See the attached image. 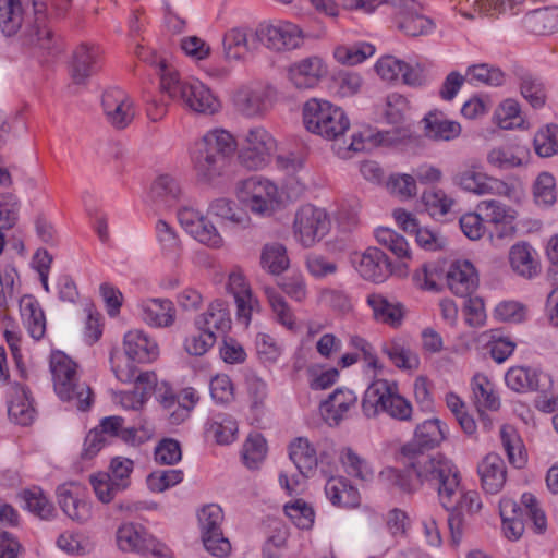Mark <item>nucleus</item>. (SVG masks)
Here are the masks:
<instances>
[{"instance_id": "nucleus-20", "label": "nucleus", "mask_w": 558, "mask_h": 558, "mask_svg": "<svg viewBox=\"0 0 558 558\" xmlns=\"http://www.w3.org/2000/svg\"><path fill=\"white\" fill-rule=\"evenodd\" d=\"M101 106L110 125L122 130L131 124L135 117L132 98L120 88H110L102 94Z\"/></svg>"}, {"instance_id": "nucleus-27", "label": "nucleus", "mask_w": 558, "mask_h": 558, "mask_svg": "<svg viewBox=\"0 0 558 558\" xmlns=\"http://www.w3.org/2000/svg\"><path fill=\"white\" fill-rule=\"evenodd\" d=\"M100 52L96 46L83 44L72 57L70 74L75 84H84L99 68Z\"/></svg>"}, {"instance_id": "nucleus-34", "label": "nucleus", "mask_w": 558, "mask_h": 558, "mask_svg": "<svg viewBox=\"0 0 558 558\" xmlns=\"http://www.w3.org/2000/svg\"><path fill=\"white\" fill-rule=\"evenodd\" d=\"M537 252L527 242H518L509 250L511 269L523 278H533L538 272Z\"/></svg>"}, {"instance_id": "nucleus-8", "label": "nucleus", "mask_w": 558, "mask_h": 558, "mask_svg": "<svg viewBox=\"0 0 558 558\" xmlns=\"http://www.w3.org/2000/svg\"><path fill=\"white\" fill-rule=\"evenodd\" d=\"M499 508L502 530L508 539L515 541L521 537L524 532V520L532 521L539 532L546 527V515L531 493H524L520 504L512 499H502Z\"/></svg>"}, {"instance_id": "nucleus-53", "label": "nucleus", "mask_w": 558, "mask_h": 558, "mask_svg": "<svg viewBox=\"0 0 558 558\" xmlns=\"http://www.w3.org/2000/svg\"><path fill=\"white\" fill-rule=\"evenodd\" d=\"M25 43L47 51L48 54L60 51L59 39L47 25L32 26L26 34Z\"/></svg>"}, {"instance_id": "nucleus-30", "label": "nucleus", "mask_w": 558, "mask_h": 558, "mask_svg": "<svg viewBox=\"0 0 558 558\" xmlns=\"http://www.w3.org/2000/svg\"><path fill=\"white\" fill-rule=\"evenodd\" d=\"M198 400L197 391L191 387L183 389L179 396L171 391H166L160 396V402L168 411L172 424L184 422Z\"/></svg>"}, {"instance_id": "nucleus-2", "label": "nucleus", "mask_w": 558, "mask_h": 558, "mask_svg": "<svg viewBox=\"0 0 558 558\" xmlns=\"http://www.w3.org/2000/svg\"><path fill=\"white\" fill-rule=\"evenodd\" d=\"M238 144L233 135L223 129L206 132L195 144L191 160L197 177L209 182L220 174L225 158L233 155Z\"/></svg>"}, {"instance_id": "nucleus-14", "label": "nucleus", "mask_w": 558, "mask_h": 558, "mask_svg": "<svg viewBox=\"0 0 558 558\" xmlns=\"http://www.w3.org/2000/svg\"><path fill=\"white\" fill-rule=\"evenodd\" d=\"M256 39L268 49L288 51L299 48L303 43V31L288 21L262 23L255 31Z\"/></svg>"}, {"instance_id": "nucleus-54", "label": "nucleus", "mask_w": 558, "mask_h": 558, "mask_svg": "<svg viewBox=\"0 0 558 558\" xmlns=\"http://www.w3.org/2000/svg\"><path fill=\"white\" fill-rule=\"evenodd\" d=\"M494 119L497 125L504 130L522 128L524 123L520 106L513 99L504 100L495 110Z\"/></svg>"}, {"instance_id": "nucleus-38", "label": "nucleus", "mask_w": 558, "mask_h": 558, "mask_svg": "<svg viewBox=\"0 0 558 558\" xmlns=\"http://www.w3.org/2000/svg\"><path fill=\"white\" fill-rule=\"evenodd\" d=\"M289 457L304 476H310L316 470V450L307 438L299 437L294 439L289 446Z\"/></svg>"}, {"instance_id": "nucleus-23", "label": "nucleus", "mask_w": 558, "mask_h": 558, "mask_svg": "<svg viewBox=\"0 0 558 558\" xmlns=\"http://www.w3.org/2000/svg\"><path fill=\"white\" fill-rule=\"evenodd\" d=\"M117 544L123 551L151 553L157 555L161 548L141 525L124 523L117 530Z\"/></svg>"}, {"instance_id": "nucleus-35", "label": "nucleus", "mask_w": 558, "mask_h": 558, "mask_svg": "<svg viewBox=\"0 0 558 558\" xmlns=\"http://www.w3.org/2000/svg\"><path fill=\"white\" fill-rule=\"evenodd\" d=\"M228 289L234 298L238 314H252L260 311L259 302L253 295L242 272L233 271L229 275Z\"/></svg>"}, {"instance_id": "nucleus-16", "label": "nucleus", "mask_w": 558, "mask_h": 558, "mask_svg": "<svg viewBox=\"0 0 558 558\" xmlns=\"http://www.w3.org/2000/svg\"><path fill=\"white\" fill-rule=\"evenodd\" d=\"M178 220L197 242L210 248H221L225 245V239L216 226L199 210L183 206L178 210Z\"/></svg>"}, {"instance_id": "nucleus-7", "label": "nucleus", "mask_w": 558, "mask_h": 558, "mask_svg": "<svg viewBox=\"0 0 558 558\" xmlns=\"http://www.w3.org/2000/svg\"><path fill=\"white\" fill-rule=\"evenodd\" d=\"M305 129L326 140L335 141L350 128V120L344 110L320 98H311L302 108Z\"/></svg>"}, {"instance_id": "nucleus-49", "label": "nucleus", "mask_w": 558, "mask_h": 558, "mask_svg": "<svg viewBox=\"0 0 558 558\" xmlns=\"http://www.w3.org/2000/svg\"><path fill=\"white\" fill-rule=\"evenodd\" d=\"M157 242L163 255L175 258L181 252V241L174 227L163 219H159L155 226Z\"/></svg>"}, {"instance_id": "nucleus-17", "label": "nucleus", "mask_w": 558, "mask_h": 558, "mask_svg": "<svg viewBox=\"0 0 558 558\" xmlns=\"http://www.w3.org/2000/svg\"><path fill=\"white\" fill-rule=\"evenodd\" d=\"M350 262L364 280L374 283H381L391 275L389 258L377 247H368L364 252L352 253Z\"/></svg>"}, {"instance_id": "nucleus-3", "label": "nucleus", "mask_w": 558, "mask_h": 558, "mask_svg": "<svg viewBox=\"0 0 558 558\" xmlns=\"http://www.w3.org/2000/svg\"><path fill=\"white\" fill-rule=\"evenodd\" d=\"M161 90L195 113L210 116L221 108L219 98L207 85L196 78L182 81L175 72L161 76Z\"/></svg>"}, {"instance_id": "nucleus-45", "label": "nucleus", "mask_w": 558, "mask_h": 558, "mask_svg": "<svg viewBox=\"0 0 558 558\" xmlns=\"http://www.w3.org/2000/svg\"><path fill=\"white\" fill-rule=\"evenodd\" d=\"M375 47L365 41L351 45H340L335 48V59L345 65H356L364 62L375 53Z\"/></svg>"}, {"instance_id": "nucleus-28", "label": "nucleus", "mask_w": 558, "mask_h": 558, "mask_svg": "<svg viewBox=\"0 0 558 558\" xmlns=\"http://www.w3.org/2000/svg\"><path fill=\"white\" fill-rule=\"evenodd\" d=\"M477 472L483 489L487 494H497L501 490L507 478L505 461L497 453H488L478 463Z\"/></svg>"}, {"instance_id": "nucleus-51", "label": "nucleus", "mask_w": 558, "mask_h": 558, "mask_svg": "<svg viewBox=\"0 0 558 558\" xmlns=\"http://www.w3.org/2000/svg\"><path fill=\"white\" fill-rule=\"evenodd\" d=\"M379 110L387 123L399 124L405 120L410 104L404 96L391 93L386 96Z\"/></svg>"}, {"instance_id": "nucleus-15", "label": "nucleus", "mask_w": 558, "mask_h": 558, "mask_svg": "<svg viewBox=\"0 0 558 558\" xmlns=\"http://www.w3.org/2000/svg\"><path fill=\"white\" fill-rule=\"evenodd\" d=\"M276 149V141L262 126L252 128L245 135L239 159L248 169H260L268 162Z\"/></svg>"}, {"instance_id": "nucleus-60", "label": "nucleus", "mask_w": 558, "mask_h": 558, "mask_svg": "<svg viewBox=\"0 0 558 558\" xmlns=\"http://www.w3.org/2000/svg\"><path fill=\"white\" fill-rule=\"evenodd\" d=\"M266 452L265 438L259 434L250 435L243 445V461L247 468L255 469L265 459Z\"/></svg>"}, {"instance_id": "nucleus-41", "label": "nucleus", "mask_w": 558, "mask_h": 558, "mask_svg": "<svg viewBox=\"0 0 558 558\" xmlns=\"http://www.w3.org/2000/svg\"><path fill=\"white\" fill-rule=\"evenodd\" d=\"M239 111L247 117H256L266 110L265 94L260 88L242 87L233 98Z\"/></svg>"}, {"instance_id": "nucleus-9", "label": "nucleus", "mask_w": 558, "mask_h": 558, "mask_svg": "<svg viewBox=\"0 0 558 558\" xmlns=\"http://www.w3.org/2000/svg\"><path fill=\"white\" fill-rule=\"evenodd\" d=\"M235 195L252 214L260 217L271 216L282 203L277 184L260 175L239 181Z\"/></svg>"}, {"instance_id": "nucleus-48", "label": "nucleus", "mask_w": 558, "mask_h": 558, "mask_svg": "<svg viewBox=\"0 0 558 558\" xmlns=\"http://www.w3.org/2000/svg\"><path fill=\"white\" fill-rule=\"evenodd\" d=\"M506 385L515 392L534 391L538 389L537 373L529 367L514 366L505 375Z\"/></svg>"}, {"instance_id": "nucleus-13", "label": "nucleus", "mask_w": 558, "mask_h": 558, "mask_svg": "<svg viewBox=\"0 0 558 558\" xmlns=\"http://www.w3.org/2000/svg\"><path fill=\"white\" fill-rule=\"evenodd\" d=\"M203 544L213 556L223 558L231 551V544L222 533L223 511L217 504L204 506L197 512Z\"/></svg>"}, {"instance_id": "nucleus-58", "label": "nucleus", "mask_w": 558, "mask_h": 558, "mask_svg": "<svg viewBox=\"0 0 558 558\" xmlns=\"http://www.w3.org/2000/svg\"><path fill=\"white\" fill-rule=\"evenodd\" d=\"M341 461L347 472L361 481L369 482L375 476V471L371 464L351 448H347L342 451Z\"/></svg>"}, {"instance_id": "nucleus-33", "label": "nucleus", "mask_w": 558, "mask_h": 558, "mask_svg": "<svg viewBox=\"0 0 558 558\" xmlns=\"http://www.w3.org/2000/svg\"><path fill=\"white\" fill-rule=\"evenodd\" d=\"M250 29L245 26H235L228 29L222 37V57L228 63L244 60L252 50L248 39Z\"/></svg>"}, {"instance_id": "nucleus-24", "label": "nucleus", "mask_w": 558, "mask_h": 558, "mask_svg": "<svg viewBox=\"0 0 558 558\" xmlns=\"http://www.w3.org/2000/svg\"><path fill=\"white\" fill-rule=\"evenodd\" d=\"M183 197L184 192L180 182L170 174H160L151 183L149 199L157 208H173Z\"/></svg>"}, {"instance_id": "nucleus-31", "label": "nucleus", "mask_w": 558, "mask_h": 558, "mask_svg": "<svg viewBox=\"0 0 558 558\" xmlns=\"http://www.w3.org/2000/svg\"><path fill=\"white\" fill-rule=\"evenodd\" d=\"M356 395L345 388L336 389L323 403L325 420L329 425H338L348 417L349 412L356 407Z\"/></svg>"}, {"instance_id": "nucleus-22", "label": "nucleus", "mask_w": 558, "mask_h": 558, "mask_svg": "<svg viewBox=\"0 0 558 558\" xmlns=\"http://www.w3.org/2000/svg\"><path fill=\"white\" fill-rule=\"evenodd\" d=\"M208 216L216 218L226 232H235L251 226L250 216L228 198L214 199L207 209Z\"/></svg>"}, {"instance_id": "nucleus-21", "label": "nucleus", "mask_w": 558, "mask_h": 558, "mask_svg": "<svg viewBox=\"0 0 558 558\" xmlns=\"http://www.w3.org/2000/svg\"><path fill=\"white\" fill-rule=\"evenodd\" d=\"M398 8V26L409 36L430 34L435 24L429 17L420 14V5L414 0H390Z\"/></svg>"}, {"instance_id": "nucleus-46", "label": "nucleus", "mask_w": 558, "mask_h": 558, "mask_svg": "<svg viewBox=\"0 0 558 558\" xmlns=\"http://www.w3.org/2000/svg\"><path fill=\"white\" fill-rule=\"evenodd\" d=\"M375 238L379 245L390 251L399 259H410L411 250L403 235L387 227L375 230Z\"/></svg>"}, {"instance_id": "nucleus-55", "label": "nucleus", "mask_w": 558, "mask_h": 558, "mask_svg": "<svg viewBox=\"0 0 558 558\" xmlns=\"http://www.w3.org/2000/svg\"><path fill=\"white\" fill-rule=\"evenodd\" d=\"M378 481L388 488H397L404 493H412L424 484L421 483L417 477L414 481L408 474L395 468H385L381 470L378 475Z\"/></svg>"}, {"instance_id": "nucleus-6", "label": "nucleus", "mask_w": 558, "mask_h": 558, "mask_svg": "<svg viewBox=\"0 0 558 558\" xmlns=\"http://www.w3.org/2000/svg\"><path fill=\"white\" fill-rule=\"evenodd\" d=\"M362 410L367 417L384 412L398 421H410L413 411L412 404L400 395L398 384L387 379H376L367 387Z\"/></svg>"}, {"instance_id": "nucleus-32", "label": "nucleus", "mask_w": 558, "mask_h": 558, "mask_svg": "<svg viewBox=\"0 0 558 558\" xmlns=\"http://www.w3.org/2000/svg\"><path fill=\"white\" fill-rule=\"evenodd\" d=\"M80 487L71 485H62L58 487V502L63 512L73 521L86 522L92 515V507L89 502L78 497Z\"/></svg>"}, {"instance_id": "nucleus-59", "label": "nucleus", "mask_w": 558, "mask_h": 558, "mask_svg": "<svg viewBox=\"0 0 558 558\" xmlns=\"http://www.w3.org/2000/svg\"><path fill=\"white\" fill-rule=\"evenodd\" d=\"M534 148L541 157H551L558 153V125L548 124L534 136Z\"/></svg>"}, {"instance_id": "nucleus-44", "label": "nucleus", "mask_w": 558, "mask_h": 558, "mask_svg": "<svg viewBox=\"0 0 558 558\" xmlns=\"http://www.w3.org/2000/svg\"><path fill=\"white\" fill-rule=\"evenodd\" d=\"M260 265L272 275L282 274L290 265L286 246L280 243L265 244L260 253Z\"/></svg>"}, {"instance_id": "nucleus-1", "label": "nucleus", "mask_w": 558, "mask_h": 558, "mask_svg": "<svg viewBox=\"0 0 558 558\" xmlns=\"http://www.w3.org/2000/svg\"><path fill=\"white\" fill-rule=\"evenodd\" d=\"M448 427L437 417L428 418L417 424L411 441L401 447L400 453L404 465L412 470L421 483H438L445 478L444 499L456 487V464L444 454H428L425 451L437 448L446 440Z\"/></svg>"}, {"instance_id": "nucleus-40", "label": "nucleus", "mask_w": 558, "mask_h": 558, "mask_svg": "<svg viewBox=\"0 0 558 558\" xmlns=\"http://www.w3.org/2000/svg\"><path fill=\"white\" fill-rule=\"evenodd\" d=\"M474 403L478 411H496L500 407V400L495 391L494 384L483 374H475L471 381Z\"/></svg>"}, {"instance_id": "nucleus-26", "label": "nucleus", "mask_w": 558, "mask_h": 558, "mask_svg": "<svg viewBox=\"0 0 558 558\" xmlns=\"http://www.w3.org/2000/svg\"><path fill=\"white\" fill-rule=\"evenodd\" d=\"M123 348L125 355L138 364L154 362L159 355V348L155 340L142 330H131L125 333Z\"/></svg>"}, {"instance_id": "nucleus-50", "label": "nucleus", "mask_w": 558, "mask_h": 558, "mask_svg": "<svg viewBox=\"0 0 558 558\" xmlns=\"http://www.w3.org/2000/svg\"><path fill=\"white\" fill-rule=\"evenodd\" d=\"M26 509L43 520H49L54 515V507L39 487L24 490L22 494Z\"/></svg>"}, {"instance_id": "nucleus-5", "label": "nucleus", "mask_w": 558, "mask_h": 558, "mask_svg": "<svg viewBox=\"0 0 558 558\" xmlns=\"http://www.w3.org/2000/svg\"><path fill=\"white\" fill-rule=\"evenodd\" d=\"M452 183L460 190L476 196L497 195L520 204L525 197L520 184H512L500 179L489 177L483 172L476 162L464 163L452 177Z\"/></svg>"}, {"instance_id": "nucleus-12", "label": "nucleus", "mask_w": 558, "mask_h": 558, "mask_svg": "<svg viewBox=\"0 0 558 558\" xmlns=\"http://www.w3.org/2000/svg\"><path fill=\"white\" fill-rule=\"evenodd\" d=\"M195 330L184 340V350L193 356H203L216 343L219 336L231 329L229 316H196Z\"/></svg>"}, {"instance_id": "nucleus-10", "label": "nucleus", "mask_w": 558, "mask_h": 558, "mask_svg": "<svg viewBox=\"0 0 558 558\" xmlns=\"http://www.w3.org/2000/svg\"><path fill=\"white\" fill-rule=\"evenodd\" d=\"M331 221L324 208L312 204L300 206L293 216L292 235L303 247H312L330 231Z\"/></svg>"}, {"instance_id": "nucleus-42", "label": "nucleus", "mask_w": 558, "mask_h": 558, "mask_svg": "<svg viewBox=\"0 0 558 558\" xmlns=\"http://www.w3.org/2000/svg\"><path fill=\"white\" fill-rule=\"evenodd\" d=\"M206 433L220 445H228L235 439L238 424L227 413H215L206 423Z\"/></svg>"}, {"instance_id": "nucleus-19", "label": "nucleus", "mask_w": 558, "mask_h": 558, "mask_svg": "<svg viewBox=\"0 0 558 558\" xmlns=\"http://www.w3.org/2000/svg\"><path fill=\"white\" fill-rule=\"evenodd\" d=\"M454 477L457 485L456 487H452V492L448 494L447 499L449 501H446L444 499L442 490L445 484V478H439L438 483L434 482H426L428 486L437 490L438 499L441 504V506L447 511H457L458 513H468V514H474L478 512L482 509V501L481 497L477 492L475 490H468L463 492L460 486V472L458 468L456 466Z\"/></svg>"}, {"instance_id": "nucleus-39", "label": "nucleus", "mask_w": 558, "mask_h": 558, "mask_svg": "<svg viewBox=\"0 0 558 558\" xmlns=\"http://www.w3.org/2000/svg\"><path fill=\"white\" fill-rule=\"evenodd\" d=\"M524 28L536 35H545L558 29V9L542 8L529 12L523 19Z\"/></svg>"}, {"instance_id": "nucleus-62", "label": "nucleus", "mask_w": 558, "mask_h": 558, "mask_svg": "<svg viewBox=\"0 0 558 558\" xmlns=\"http://www.w3.org/2000/svg\"><path fill=\"white\" fill-rule=\"evenodd\" d=\"M89 483L97 499L102 504L111 502L119 493H122L120 488L116 487V483L111 480V475L106 472L92 474L89 476Z\"/></svg>"}, {"instance_id": "nucleus-47", "label": "nucleus", "mask_w": 558, "mask_h": 558, "mask_svg": "<svg viewBox=\"0 0 558 558\" xmlns=\"http://www.w3.org/2000/svg\"><path fill=\"white\" fill-rule=\"evenodd\" d=\"M500 439L508 461L514 468H523L526 463V451L517 432L511 426H504L500 429Z\"/></svg>"}, {"instance_id": "nucleus-64", "label": "nucleus", "mask_w": 558, "mask_h": 558, "mask_svg": "<svg viewBox=\"0 0 558 558\" xmlns=\"http://www.w3.org/2000/svg\"><path fill=\"white\" fill-rule=\"evenodd\" d=\"M133 470V460L124 457H114L110 461L108 473L111 475V480L116 483V487L124 492L131 485V474Z\"/></svg>"}, {"instance_id": "nucleus-52", "label": "nucleus", "mask_w": 558, "mask_h": 558, "mask_svg": "<svg viewBox=\"0 0 558 558\" xmlns=\"http://www.w3.org/2000/svg\"><path fill=\"white\" fill-rule=\"evenodd\" d=\"M465 77L470 83L489 86H501L506 81V75L499 68L487 63L469 66Z\"/></svg>"}, {"instance_id": "nucleus-25", "label": "nucleus", "mask_w": 558, "mask_h": 558, "mask_svg": "<svg viewBox=\"0 0 558 558\" xmlns=\"http://www.w3.org/2000/svg\"><path fill=\"white\" fill-rule=\"evenodd\" d=\"M478 278L470 260L457 259L450 264L447 283L451 292L460 298L468 296L477 287Z\"/></svg>"}, {"instance_id": "nucleus-61", "label": "nucleus", "mask_w": 558, "mask_h": 558, "mask_svg": "<svg viewBox=\"0 0 558 558\" xmlns=\"http://www.w3.org/2000/svg\"><path fill=\"white\" fill-rule=\"evenodd\" d=\"M384 352L398 368L412 369L418 366L417 355L399 341H391L384 348Z\"/></svg>"}, {"instance_id": "nucleus-63", "label": "nucleus", "mask_w": 558, "mask_h": 558, "mask_svg": "<svg viewBox=\"0 0 558 558\" xmlns=\"http://www.w3.org/2000/svg\"><path fill=\"white\" fill-rule=\"evenodd\" d=\"M402 66L401 77L405 85L420 87L426 83L429 62L418 59H410L408 62L403 61Z\"/></svg>"}, {"instance_id": "nucleus-43", "label": "nucleus", "mask_w": 558, "mask_h": 558, "mask_svg": "<svg viewBox=\"0 0 558 558\" xmlns=\"http://www.w3.org/2000/svg\"><path fill=\"white\" fill-rule=\"evenodd\" d=\"M24 22V10L20 0H0V28L5 36L17 33Z\"/></svg>"}, {"instance_id": "nucleus-57", "label": "nucleus", "mask_w": 558, "mask_h": 558, "mask_svg": "<svg viewBox=\"0 0 558 558\" xmlns=\"http://www.w3.org/2000/svg\"><path fill=\"white\" fill-rule=\"evenodd\" d=\"M422 202L432 217L447 215L454 205V199L440 189L425 191L422 195Z\"/></svg>"}, {"instance_id": "nucleus-36", "label": "nucleus", "mask_w": 558, "mask_h": 558, "mask_svg": "<svg viewBox=\"0 0 558 558\" xmlns=\"http://www.w3.org/2000/svg\"><path fill=\"white\" fill-rule=\"evenodd\" d=\"M9 417L20 425H28L35 417V409L29 400L26 388L20 384L11 387L8 403Z\"/></svg>"}, {"instance_id": "nucleus-37", "label": "nucleus", "mask_w": 558, "mask_h": 558, "mask_svg": "<svg viewBox=\"0 0 558 558\" xmlns=\"http://www.w3.org/2000/svg\"><path fill=\"white\" fill-rule=\"evenodd\" d=\"M325 494L335 506L353 508L360 504V494L344 477H330L325 485Z\"/></svg>"}, {"instance_id": "nucleus-56", "label": "nucleus", "mask_w": 558, "mask_h": 558, "mask_svg": "<svg viewBox=\"0 0 558 558\" xmlns=\"http://www.w3.org/2000/svg\"><path fill=\"white\" fill-rule=\"evenodd\" d=\"M320 305L332 312L347 314L355 310V300L352 295L342 290L328 289L319 295Z\"/></svg>"}, {"instance_id": "nucleus-11", "label": "nucleus", "mask_w": 558, "mask_h": 558, "mask_svg": "<svg viewBox=\"0 0 558 558\" xmlns=\"http://www.w3.org/2000/svg\"><path fill=\"white\" fill-rule=\"evenodd\" d=\"M477 208L484 216L492 242L499 245L509 242L517 233L518 211L497 199H484Z\"/></svg>"}, {"instance_id": "nucleus-4", "label": "nucleus", "mask_w": 558, "mask_h": 558, "mask_svg": "<svg viewBox=\"0 0 558 558\" xmlns=\"http://www.w3.org/2000/svg\"><path fill=\"white\" fill-rule=\"evenodd\" d=\"M49 367L58 397L73 402L81 411L89 409L93 401L92 390L80 379L77 364L62 351H54L50 355Z\"/></svg>"}, {"instance_id": "nucleus-29", "label": "nucleus", "mask_w": 558, "mask_h": 558, "mask_svg": "<svg viewBox=\"0 0 558 558\" xmlns=\"http://www.w3.org/2000/svg\"><path fill=\"white\" fill-rule=\"evenodd\" d=\"M424 134L436 142H450L461 135L462 128L459 122L450 120L442 111H429L423 119Z\"/></svg>"}, {"instance_id": "nucleus-18", "label": "nucleus", "mask_w": 558, "mask_h": 558, "mask_svg": "<svg viewBox=\"0 0 558 558\" xmlns=\"http://www.w3.org/2000/svg\"><path fill=\"white\" fill-rule=\"evenodd\" d=\"M287 80L296 89L315 88L328 74V65L318 56H310L291 63L287 70Z\"/></svg>"}]
</instances>
